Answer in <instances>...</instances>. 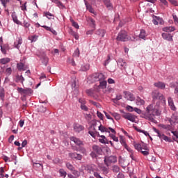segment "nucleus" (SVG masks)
Masks as SVG:
<instances>
[{"label":"nucleus","instance_id":"nucleus-42","mask_svg":"<svg viewBox=\"0 0 178 178\" xmlns=\"http://www.w3.org/2000/svg\"><path fill=\"white\" fill-rule=\"evenodd\" d=\"M111 115L115 118V120H120V114L118 113H111Z\"/></svg>","mask_w":178,"mask_h":178},{"label":"nucleus","instance_id":"nucleus-20","mask_svg":"<svg viewBox=\"0 0 178 178\" xmlns=\"http://www.w3.org/2000/svg\"><path fill=\"white\" fill-rule=\"evenodd\" d=\"M12 19L14 22V23H15L16 24H18L19 26H23V24L22 23V22L19 21V19H17V16L16 15V14L14 13L12 14Z\"/></svg>","mask_w":178,"mask_h":178},{"label":"nucleus","instance_id":"nucleus-21","mask_svg":"<svg viewBox=\"0 0 178 178\" xmlns=\"http://www.w3.org/2000/svg\"><path fill=\"white\" fill-rule=\"evenodd\" d=\"M168 105L170 106L172 111H176V106H175V103L173 102V99L172 97H168Z\"/></svg>","mask_w":178,"mask_h":178},{"label":"nucleus","instance_id":"nucleus-45","mask_svg":"<svg viewBox=\"0 0 178 178\" xmlns=\"http://www.w3.org/2000/svg\"><path fill=\"white\" fill-rule=\"evenodd\" d=\"M72 175H74V176H76V177H80V172L76 169H73L72 171H71Z\"/></svg>","mask_w":178,"mask_h":178},{"label":"nucleus","instance_id":"nucleus-32","mask_svg":"<svg viewBox=\"0 0 178 178\" xmlns=\"http://www.w3.org/2000/svg\"><path fill=\"white\" fill-rule=\"evenodd\" d=\"M105 30L104 29H99L97 31L96 34L99 35V37L104 38L105 37Z\"/></svg>","mask_w":178,"mask_h":178},{"label":"nucleus","instance_id":"nucleus-60","mask_svg":"<svg viewBox=\"0 0 178 178\" xmlns=\"http://www.w3.org/2000/svg\"><path fill=\"white\" fill-rule=\"evenodd\" d=\"M89 22L92 24V27L93 29H95V20H94L92 18L89 19Z\"/></svg>","mask_w":178,"mask_h":178},{"label":"nucleus","instance_id":"nucleus-44","mask_svg":"<svg viewBox=\"0 0 178 178\" xmlns=\"http://www.w3.org/2000/svg\"><path fill=\"white\" fill-rule=\"evenodd\" d=\"M38 112H41V113H44L47 112V107H44V106H40L38 108Z\"/></svg>","mask_w":178,"mask_h":178},{"label":"nucleus","instance_id":"nucleus-41","mask_svg":"<svg viewBox=\"0 0 178 178\" xmlns=\"http://www.w3.org/2000/svg\"><path fill=\"white\" fill-rule=\"evenodd\" d=\"M81 70L82 72H87V70H90V65L86 64V65H82L81 67Z\"/></svg>","mask_w":178,"mask_h":178},{"label":"nucleus","instance_id":"nucleus-1","mask_svg":"<svg viewBox=\"0 0 178 178\" xmlns=\"http://www.w3.org/2000/svg\"><path fill=\"white\" fill-rule=\"evenodd\" d=\"M134 111V112H136V113H138V115H140V118L146 119L147 120H150L151 122L155 120L154 116H159L161 115V111H159L158 106H154V104L147 106L145 111H143L137 107H135Z\"/></svg>","mask_w":178,"mask_h":178},{"label":"nucleus","instance_id":"nucleus-62","mask_svg":"<svg viewBox=\"0 0 178 178\" xmlns=\"http://www.w3.org/2000/svg\"><path fill=\"white\" fill-rule=\"evenodd\" d=\"M127 109L129 112H134V108L133 106H127Z\"/></svg>","mask_w":178,"mask_h":178},{"label":"nucleus","instance_id":"nucleus-58","mask_svg":"<svg viewBox=\"0 0 178 178\" xmlns=\"http://www.w3.org/2000/svg\"><path fill=\"white\" fill-rule=\"evenodd\" d=\"M122 98H123V96H122L121 95H117L116 97L113 99V102H116V101H120Z\"/></svg>","mask_w":178,"mask_h":178},{"label":"nucleus","instance_id":"nucleus-17","mask_svg":"<svg viewBox=\"0 0 178 178\" xmlns=\"http://www.w3.org/2000/svg\"><path fill=\"white\" fill-rule=\"evenodd\" d=\"M154 87H156L157 88H160V90H165L166 88V84L163 82H156L154 83Z\"/></svg>","mask_w":178,"mask_h":178},{"label":"nucleus","instance_id":"nucleus-37","mask_svg":"<svg viewBox=\"0 0 178 178\" xmlns=\"http://www.w3.org/2000/svg\"><path fill=\"white\" fill-rule=\"evenodd\" d=\"M100 137L102 139H99V143L102 144H108V140H106V137H105V136L102 135Z\"/></svg>","mask_w":178,"mask_h":178},{"label":"nucleus","instance_id":"nucleus-56","mask_svg":"<svg viewBox=\"0 0 178 178\" xmlns=\"http://www.w3.org/2000/svg\"><path fill=\"white\" fill-rule=\"evenodd\" d=\"M17 80H18V81H21L22 84H23V81H24V77H23L22 75L21 76H17Z\"/></svg>","mask_w":178,"mask_h":178},{"label":"nucleus","instance_id":"nucleus-43","mask_svg":"<svg viewBox=\"0 0 178 178\" xmlns=\"http://www.w3.org/2000/svg\"><path fill=\"white\" fill-rule=\"evenodd\" d=\"M24 94H26V95L33 94V90L31 88H24Z\"/></svg>","mask_w":178,"mask_h":178},{"label":"nucleus","instance_id":"nucleus-64","mask_svg":"<svg viewBox=\"0 0 178 178\" xmlns=\"http://www.w3.org/2000/svg\"><path fill=\"white\" fill-rule=\"evenodd\" d=\"M108 84H115V81L113 80V79L109 78L108 79Z\"/></svg>","mask_w":178,"mask_h":178},{"label":"nucleus","instance_id":"nucleus-12","mask_svg":"<svg viewBox=\"0 0 178 178\" xmlns=\"http://www.w3.org/2000/svg\"><path fill=\"white\" fill-rule=\"evenodd\" d=\"M159 127L161 129H163V130H166L167 131H172L173 130V124H160Z\"/></svg>","mask_w":178,"mask_h":178},{"label":"nucleus","instance_id":"nucleus-22","mask_svg":"<svg viewBox=\"0 0 178 178\" xmlns=\"http://www.w3.org/2000/svg\"><path fill=\"white\" fill-rule=\"evenodd\" d=\"M136 104L138 106H141V105H144L145 104V101L141 99L140 97H136Z\"/></svg>","mask_w":178,"mask_h":178},{"label":"nucleus","instance_id":"nucleus-38","mask_svg":"<svg viewBox=\"0 0 178 178\" xmlns=\"http://www.w3.org/2000/svg\"><path fill=\"white\" fill-rule=\"evenodd\" d=\"M146 36H147V33H145V30L141 29L140 33L139 34V38H142V40H144Z\"/></svg>","mask_w":178,"mask_h":178},{"label":"nucleus","instance_id":"nucleus-18","mask_svg":"<svg viewBox=\"0 0 178 178\" xmlns=\"http://www.w3.org/2000/svg\"><path fill=\"white\" fill-rule=\"evenodd\" d=\"M162 37L166 41H173V35L170 33H163Z\"/></svg>","mask_w":178,"mask_h":178},{"label":"nucleus","instance_id":"nucleus-54","mask_svg":"<svg viewBox=\"0 0 178 178\" xmlns=\"http://www.w3.org/2000/svg\"><path fill=\"white\" fill-rule=\"evenodd\" d=\"M6 74H7V76H10V74H12V67L6 68Z\"/></svg>","mask_w":178,"mask_h":178},{"label":"nucleus","instance_id":"nucleus-11","mask_svg":"<svg viewBox=\"0 0 178 178\" xmlns=\"http://www.w3.org/2000/svg\"><path fill=\"white\" fill-rule=\"evenodd\" d=\"M124 98H126V99H127L128 101H134L136 99L134 95H133L130 92L124 91Z\"/></svg>","mask_w":178,"mask_h":178},{"label":"nucleus","instance_id":"nucleus-39","mask_svg":"<svg viewBox=\"0 0 178 178\" xmlns=\"http://www.w3.org/2000/svg\"><path fill=\"white\" fill-rule=\"evenodd\" d=\"M112 170L114 173H119L120 172V168L118 165H114L112 167Z\"/></svg>","mask_w":178,"mask_h":178},{"label":"nucleus","instance_id":"nucleus-53","mask_svg":"<svg viewBox=\"0 0 178 178\" xmlns=\"http://www.w3.org/2000/svg\"><path fill=\"white\" fill-rule=\"evenodd\" d=\"M23 26L25 27V29H29L30 27L31 24L27 20H24L23 22Z\"/></svg>","mask_w":178,"mask_h":178},{"label":"nucleus","instance_id":"nucleus-8","mask_svg":"<svg viewBox=\"0 0 178 178\" xmlns=\"http://www.w3.org/2000/svg\"><path fill=\"white\" fill-rule=\"evenodd\" d=\"M122 117L124 118V119H127V120H129L130 122H132V123L136 122V117L130 113H124L122 115Z\"/></svg>","mask_w":178,"mask_h":178},{"label":"nucleus","instance_id":"nucleus-31","mask_svg":"<svg viewBox=\"0 0 178 178\" xmlns=\"http://www.w3.org/2000/svg\"><path fill=\"white\" fill-rule=\"evenodd\" d=\"M58 173L60 175V177H63V178H65L66 175H67V172H66L65 170L64 169H63V168H60L58 170Z\"/></svg>","mask_w":178,"mask_h":178},{"label":"nucleus","instance_id":"nucleus-30","mask_svg":"<svg viewBox=\"0 0 178 178\" xmlns=\"http://www.w3.org/2000/svg\"><path fill=\"white\" fill-rule=\"evenodd\" d=\"M9 62H10V58H3L0 59L1 65H6L7 63H9Z\"/></svg>","mask_w":178,"mask_h":178},{"label":"nucleus","instance_id":"nucleus-6","mask_svg":"<svg viewBox=\"0 0 178 178\" xmlns=\"http://www.w3.org/2000/svg\"><path fill=\"white\" fill-rule=\"evenodd\" d=\"M154 131L157 134V136L161 138V140H164V141H167L168 143H170L172 140L165 134H161L159 132V130L156 129V128H153Z\"/></svg>","mask_w":178,"mask_h":178},{"label":"nucleus","instance_id":"nucleus-15","mask_svg":"<svg viewBox=\"0 0 178 178\" xmlns=\"http://www.w3.org/2000/svg\"><path fill=\"white\" fill-rule=\"evenodd\" d=\"M152 22H153V24H155V26H158V24H163V19L156 16L154 17Z\"/></svg>","mask_w":178,"mask_h":178},{"label":"nucleus","instance_id":"nucleus-26","mask_svg":"<svg viewBox=\"0 0 178 178\" xmlns=\"http://www.w3.org/2000/svg\"><path fill=\"white\" fill-rule=\"evenodd\" d=\"M0 98L1 101H5V89L2 87L0 88Z\"/></svg>","mask_w":178,"mask_h":178},{"label":"nucleus","instance_id":"nucleus-29","mask_svg":"<svg viewBox=\"0 0 178 178\" xmlns=\"http://www.w3.org/2000/svg\"><path fill=\"white\" fill-rule=\"evenodd\" d=\"M106 81H100L99 88H102V90H105V88H106Z\"/></svg>","mask_w":178,"mask_h":178},{"label":"nucleus","instance_id":"nucleus-23","mask_svg":"<svg viewBox=\"0 0 178 178\" xmlns=\"http://www.w3.org/2000/svg\"><path fill=\"white\" fill-rule=\"evenodd\" d=\"M23 43V39L22 38H19L17 42H15L14 45L15 47L17 48V49H19L20 45Z\"/></svg>","mask_w":178,"mask_h":178},{"label":"nucleus","instance_id":"nucleus-35","mask_svg":"<svg viewBox=\"0 0 178 178\" xmlns=\"http://www.w3.org/2000/svg\"><path fill=\"white\" fill-rule=\"evenodd\" d=\"M104 5H106V8L108 9H112V3H111V0H104Z\"/></svg>","mask_w":178,"mask_h":178},{"label":"nucleus","instance_id":"nucleus-28","mask_svg":"<svg viewBox=\"0 0 178 178\" xmlns=\"http://www.w3.org/2000/svg\"><path fill=\"white\" fill-rule=\"evenodd\" d=\"M175 29L174 26H167L163 29V31H165L166 33H172V31H175Z\"/></svg>","mask_w":178,"mask_h":178},{"label":"nucleus","instance_id":"nucleus-13","mask_svg":"<svg viewBox=\"0 0 178 178\" xmlns=\"http://www.w3.org/2000/svg\"><path fill=\"white\" fill-rule=\"evenodd\" d=\"M94 79H96V81H104L106 79L105 75L102 73H97L94 76Z\"/></svg>","mask_w":178,"mask_h":178},{"label":"nucleus","instance_id":"nucleus-47","mask_svg":"<svg viewBox=\"0 0 178 178\" xmlns=\"http://www.w3.org/2000/svg\"><path fill=\"white\" fill-rule=\"evenodd\" d=\"M44 15L46 16V17H47V19H54V15H52V13H49V12H46L44 13Z\"/></svg>","mask_w":178,"mask_h":178},{"label":"nucleus","instance_id":"nucleus-4","mask_svg":"<svg viewBox=\"0 0 178 178\" xmlns=\"http://www.w3.org/2000/svg\"><path fill=\"white\" fill-rule=\"evenodd\" d=\"M104 162V165H106L107 168H109L110 165H112V163H116V162H118V157H116V156H105Z\"/></svg>","mask_w":178,"mask_h":178},{"label":"nucleus","instance_id":"nucleus-34","mask_svg":"<svg viewBox=\"0 0 178 178\" xmlns=\"http://www.w3.org/2000/svg\"><path fill=\"white\" fill-rule=\"evenodd\" d=\"M54 3H56L57 6H58L60 9H65V5H63V3L58 0H54Z\"/></svg>","mask_w":178,"mask_h":178},{"label":"nucleus","instance_id":"nucleus-27","mask_svg":"<svg viewBox=\"0 0 178 178\" xmlns=\"http://www.w3.org/2000/svg\"><path fill=\"white\" fill-rule=\"evenodd\" d=\"M140 152L143 155H145V156L149 155V152H148V147L146 145L143 146V149L140 150Z\"/></svg>","mask_w":178,"mask_h":178},{"label":"nucleus","instance_id":"nucleus-36","mask_svg":"<svg viewBox=\"0 0 178 178\" xmlns=\"http://www.w3.org/2000/svg\"><path fill=\"white\" fill-rule=\"evenodd\" d=\"M134 147L135 149H137V151H139V152L143 151V147H144L141 146V144H140V143L134 144Z\"/></svg>","mask_w":178,"mask_h":178},{"label":"nucleus","instance_id":"nucleus-55","mask_svg":"<svg viewBox=\"0 0 178 178\" xmlns=\"http://www.w3.org/2000/svg\"><path fill=\"white\" fill-rule=\"evenodd\" d=\"M86 94H88V95H90L91 97L94 94V90L92 89H88L86 90Z\"/></svg>","mask_w":178,"mask_h":178},{"label":"nucleus","instance_id":"nucleus-33","mask_svg":"<svg viewBox=\"0 0 178 178\" xmlns=\"http://www.w3.org/2000/svg\"><path fill=\"white\" fill-rule=\"evenodd\" d=\"M48 62H49L48 57H47V56H43L42 58V64L44 65V66H47Z\"/></svg>","mask_w":178,"mask_h":178},{"label":"nucleus","instance_id":"nucleus-9","mask_svg":"<svg viewBox=\"0 0 178 178\" xmlns=\"http://www.w3.org/2000/svg\"><path fill=\"white\" fill-rule=\"evenodd\" d=\"M90 127L92 129V131L90 130L88 133L91 137L95 138L97 136H99V132L97 131V129H95V124H92Z\"/></svg>","mask_w":178,"mask_h":178},{"label":"nucleus","instance_id":"nucleus-10","mask_svg":"<svg viewBox=\"0 0 178 178\" xmlns=\"http://www.w3.org/2000/svg\"><path fill=\"white\" fill-rule=\"evenodd\" d=\"M68 155L72 159H76V161H81V159H83V156L76 152L69 153Z\"/></svg>","mask_w":178,"mask_h":178},{"label":"nucleus","instance_id":"nucleus-16","mask_svg":"<svg viewBox=\"0 0 178 178\" xmlns=\"http://www.w3.org/2000/svg\"><path fill=\"white\" fill-rule=\"evenodd\" d=\"M74 130L76 133H80V131H83V130H84V126L79 124H74Z\"/></svg>","mask_w":178,"mask_h":178},{"label":"nucleus","instance_id":"nucleus-57","mask_svg":"<svg viewBox=\"0 0 178 178\" xmlns=\"http://www.w3.org/2000/svg\"><path fill=\"white\" fill-rule=\"evenodd\" d=\"M81 109L82 111H85V112H88V107H87V106H86V104H81Z\"/></svg>","mask_w":178,"mask_h":178},{"label":"nucleus","instance_id":"nucleus-52","mask_svg":"<svg viewBox=\"0 0 178 178\" xmlns=\"http://www.w3.org/2000/svg\"><path fill=\"white\" fill-rule=\"evenodd\" d=\"M172 17L174 19L175 24H176V26H178V17H177V15H176L175 13H173L172 14Z\"/></svg>","mask_w":178,"mask_h":178},{"label":"nucleus","instance_id":"nucleus-46","mask_svg":"<svg viewBox=\"0 0 178 178\" xmlns=\"http://www.w3.org/2000/svg\"><path fill=\"white\" fill-rule=\"evenodd\" d=\"M171 133L173 134V136H172L173 140H175V141H176V140H177V138H178V131L172 130V131H171Z\"/></svg>","mask_w":178,"mask_h":178},{"label":"nucleus","instance_id":"nucleus-59","mask_svg":"<svg viewBox=\"0 0 178 178\" xmlns=\"http://www.w3.org/2000/svg\"><path fill=\"white\" fill-rule=\"evenodd\" d=\"M72 23V26L73 27H75V29H79V24H77V22H74V20L72 19L71 20Z\"/></svg>","mask_w":178,"mask_h":178},{"label":"nucleus","instance_id":"nucleus-19","mask_svg":"<svg viewBox=\"0 0 178 178\" xmlns=\"http://www.w3.org/2000/svg\"><path fill=\"white\" fill-rule=\"evenodd\" d=\"M168 122H170V124H176V123H178V118L177 116L172 115L171 118H169Z\"/></svg>","mask_w":178,"mask_h":178},{"label":"nucleus","instance_id":"nucleus-7","mask_svg":"<svg viewBox=\"0 0 178 178\" xmlns=\"http://www.w3.org/2000/svg\"><path fill=\"white\" fill-rule=\"evenodd\" d=\"M118 66L121 69V70H124L126 72V69L127 67V63L123 58H119L117 61Z\"/></svg>","mask_w":178,"mask_h":178},{"label":"nucleus","instance_id":"nucleus-2","mask_svg":"<svg viewBox=\"0 0 178 178\" xmlns=\"http://www.w3.org/2000/svg\"><path fill=\"white\" fill-rule=\"evenodd\" d=\"M116 40L117 41L126 42V41H134L136 38H133V39H131V38L129 37V35H127V31H121L118 33Z\"/></svg>","mask_w":178,"mask_h":178},{"label":"nucleus","instance_id":"nucleus-5","mask_svg":"<svg viewBox=\"0 0 178 178\" xmlns=\"http://www.w3.org/2000/svg\"><path fill=\"white\" fill-rule=\"evenodd\" d=\"M152 97L154 101L159 99V101H163V102H166V99H165L163 95L159 92L158 90L153 91L152 93Z\"/></svg>","mask_w":178,"mask_h":178},{"label":"nucleus","instance_id":"nucleus-25","mask_svg":"<svg viewBox=\"0 0 178 178\" xmlns=\"http://www.w3.org/2000/svg\"><path fill=\"white\" fill-rule=\"evenodd\" d=\"M99 130L102 133H111V131H109V129L108 128L104 127L102 124H100V126H99Z\"/></svg>","mask_w":178,"mask_h":178},{"label":"nucleus","instance_id":"nucleus-14","mask_svg":"<svg viewBox=\"0 0 178 178\" xmlns=\"http://www.w3.org/2000/svg\"><path fill=\"white\" fill-rule=\"evenodd\" d=\"M70 140H71V141H73V143H74V144H76L79 147H80L81 145H84V143L83 141H81V140H80L74 136H72L70 138Z\"/></svg>","mask_w":178,"mask_h":178},{"label":"nucleus","instance_id":"nucleus-51","mask_svg":"<svg viewBox=\"0 0 178 178\" xmlns=\"http://www.w3.org/2000/svg\"><path fill=\"white\" fill-rule=\"evenodd\" d=\"M73 56H74L75 58H79V56H80V50H79V49H76L74 51Z\"/></svg>","mask_w":178,"mask_h":178},{"label":"nucleus","instance_id":"nucleus-3","mask_svg":"<svg viewBox=\"0 0 178 178\" xmlns=\"http://www.w3.org/2000/svg\"><path fill=\"white\" fill-rule=\"evenodd\" d=\"M92 149V151L90 152V155L92 159H97L98 155L102 154V148L97 145H93Z\"/></svg>","mask_w":178,"mask_h":178},{"label":"nucleus","instance_id":"nucleus-61","mask_svg":"<svg viewBox=\"0 0 178 178\" xmlns=\"http://www.w3.org/2000/svg\"><path fill=\"white\" fill-rule=\"evenodd\" d=\"M111 138H113V141H115L116 143H118V141H119V138L116 137V136L112 134L111 135Z\"/></svg>","mask_w":178,"mask_h":178},{"label":"nucleus","instance_id":"nucleus-63","mask_svg":"<svg viewBox=\"0 0 178 178\" xmlns=\"http://www.w3.org/2000/svg\"><path fill=\"white\" fill-rule=\"evenodd\" d=\"M172 5H174L175 6H177V1L176 0H168Z\"/></svg>","mask_w":178,"mask_h":178},{"label":"nucleus","instance_id":"nucleus-40","mask_svg":"<svg viewBox=\"0 0 178 178\" xmlns=\"http://www.w3.org/2000/svg\"><path fill=\"white\" fill-rule=\"evenodd\" d=\"M17 67L18 70H26V68H24V63H19L17 64Z\"/></svg>","mask_w":178,"mask_h":178},{"label":"nucleus","instance_id":"nucleus-24","mask_svg":"<svg viewBox=\"0 0 178 178\" xmlns=\"http://www.w3.org/2000/svg\"><path fill=\"white\" fill-rule=\"evenodd\" d=\"M84 2H85V5L87 10H89L90 13H94V8L91 6V5H90V3H88V2H87L86 0H84Z\"/></svg>","mask_w":178,"mask_h":178},{"label":"nucleus","instance_id":"nucleus-50","mask_svg":"<svg viewBox=\"0 0 178 178\" xmlns=\"http://www.w3.org/2000/svg\"><path fill=\"white\" fill-rule=\"evenodd\" d=\"M120 144H122V145L123 147H127V144L126 143V140H124V138H121L120 139Z\"/></svg>","mask_w":178,"mask_h":178},{"label":"nucleus","instance_id":"nucleus-49","mask_svg":"<svg viewBox=\"0 0 178 178\" xmlns=\"http://www.w3.org/2000/svg\"><path fill=\"white\" fill-rule=\"evenodd\" d=\"M66 168H68L70 172H72L74 169V166H73V165H72V163H66Z\"/></svg>","mask_w":178,"mask_h":178},{"label":"nucleus","instance_id":"nucleus-48","mask_svg":"<svg viewBox=\"0 0 178 178\" xmlns=\"http://www.w3.org/2000/svg\"><path fill=\"white\" fill-rule=\"evenodd\" d=\"M79 152H81V154H87V150L86 149V147H83V145L79 146Z\"/></svg>","mask_w":178,"mask_h":178}]
</instances>
